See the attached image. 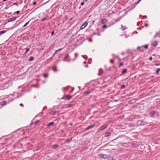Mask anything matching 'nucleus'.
I'll use <instances>...</instances> for the list:
<instances>
[{
    "label": "nucleus",
    "mask_w": 160,
    "mask_h": 160,
    "mask_svg": "<svg viewBox=\"0 0 160 160\" xmlns=\"http://www.w3.org/2000/svg\"><path fill=\"white\" fill-rule=\"evenodd\" d=\"M102 27L104 28L107 27V26L106 25H104L102 26Z\"/></svg>",
    "instance_id": "35"
},
{
    "label": "nucleus",
    "mask_w": 160,
    "mask_h": 160,
    "mask_svg": "<svg viewBox=\"0 0 160 160\" xmlns=\"http://www.w3.org/2000/svg\"><path fill=\"white\" fill-rule=\"evenodd\" d=\"M158 43V41H154L152 44V46L154 47H156L157 46Z\"/></svg>",
    "instance_id": "8"
},
{
    "label": "nucleus",
    "mask_w": 160,
    "mask_h": 160,
    "mask_svg": "<svg viewBox=\"0 0 160 160\" xmlns=\"http://www.w3.org/2000/svg\"><path fill=\"white\" fill-rule=\"evenodd\" d=\"M132 145H133V146H136V143H133V144H132Z\"/></svg>",
    "instance_id": "45"
},
{
    "label": "nucleus",
    "mask_w": 160,
    "mask_h": 160,
    "mask_svg": "<svg viewBox=\"0 0 160 160\" xmlns=\"http://www.w3.org/2000/svg\"><path fill=\"white\" fill-rule=\"evenodd\" d=\"M20 13V11H18L16 12V13L17 14H18L19 13Z\"/></svg>",
    "instance_id": "44"
},
{
    "label": "nucleus",
    "mask_w": 160,
    "mask_h": 160,
    "mask_svg": "<svg viewBox=\"0 0 160 160\" xmlns=\"http://www.w3.org/2000/svg\"><path fill=\"white\" fill-rule=\"evenodd\" d=\"M148 44L146 45H145L142 46L140 47H138L137 48V49H138L139 48H144L145 49H147L148 48Z\"/></svg>",
    "instance_id": "5"
},
{
    "label": "nucleus",
    "mask_w": 160,
    "mask_h": 160,
    "mask_svg": "<svg viewBox=\"0 0 160 160\" xmlns=\"http://www.w3.org/2000/svg\"><path fill=\"white\" fill-rule=\"evenodd\" d=\"M68 106L69 108H70L72 106V104H69L68 105Z\"/></svg>",
    "instance_id": "28"
},
{
    "label": "nucleus",
    "mask_w": 160,
    "mask_h": 160,
    "mask_svg": "<svg viewBox=\"0 0 160 160\" xmlns=\"http://www.w3.org/2000/svg\"><path fill=\"white\" fill-rule=\"evenodd\" d=\"M43 77L45 78H47L48 77V74H45L43 75Z\"/></svg>",
    "instance_id": "25"
},
{
    "label": "nucleus",
    "mask_w": 160,
    "mask_h": 160,
    "mask_svg": "<svg viewBox=\"0 0 160 160\" xmlns=\"http://www.w3.org/2000/svg\"><path fill=\"white\" fill-rule=\"evenodd\" d=\"M148 24H145V26H148Z\"/></svg>",
    "instance_id": "59"
},
{
    "label": "nucleus",
    "mask_w": 160,
    "mask_h": 160,
    "mask_svg": "<svg viewBox=\"0 0 160 160\" xmlns=\"http://www.w3.org/2000/svg\"><path fill=\"white\" fill-rule=\"evenodd\" d=\"M127 71V69H125L123 70H122V74H123L125 73Z\"/></svg>",
    "instance_id": "19"
},
{
    "label": "nucleus",
    "mask_w": 160,
    "mask_h": 160,
    "mask_svg": "<svg viewBox=\"0 0 160 160\" xmlns=\"http://www.w3.org/2000/svg\"><path fill=\"white\" fill-rule=\"evenodd\" d=\"M125 85L124 84H123L121 86V89H122L124 88H125Z\"/></svg>",
    "instance_id": "31"
},
{
    "label": "nucleus",
    "mask_w": 160,
    "mask_h": 160,
    "mask_svg": "<svg viewBox=\"0 0 160 160\" xmlns=\"http://www.w3.org/2000/svg\"><path fill=\"white\" fill-rule=\"evenodd\" d=\"M95 126V124H92L90 126H88L86 129V130H88L91 128H93Z\"/></svg>",
    "instance_id": "6"
},
{
    "label": "nucleus",
    "mask_w": 160,
    "mask_h": 160,
    "mask_svg": "<svg viewBox=\"0 0 160 160\" xmlns=\"http://www.w3.org/2000/svg\"><path fill=\"white\" fill-rule=\"evenodd\" d=\"M107 127L106 125H103L101 126L99 129V130L100 131L102 130L105 129Z\"/></svg>",
    "instance_id": "3"
},
{
    "label": "nucleus",
    "mask_w": 160,
    "mask_h": 160,
    "mask_svg": "<svg viewBox=\"0 0 160 160\" xmlns=\"http://www.w3.org/2000/svg\"><path fill=\"white\" fill-rule=\"evenodd\" d=\"M155 65L156 66H159L160 65V63H159V64H158V63H156L155 64Z\"/></svg>",
    "instance_id": "38"
},
{
    "label": "nucleus",
    "mask_w": 160,
    "mask_h": 160,
    "mask_svg": "<svg viewBox=\"0 0 160 160\" xmlns=\"http://www.w3.org/2000/svg\"><path fill=\"white\" fill-rule=\"evenodd\" d=\"M47 19L46 18H44L41 19L42 21H43Z\"/></svg>",
    "instance_id": "30"
},
{
    "label": "nucleus",
    "mask_w": 160,
    "mask_h": 160,
    "mask_svg": "<svg viewBox=\"0 0 160 160\" xmlns=\"http://www.w3.org/2000/svg\"><path fill=\"white\" fill-rule=\"evenodd\" d=\"M110 62H111V63H113L114 61H113V60H112V59H111V60H110Z\"/></svg>",
    "instance_id": "36"
},
{
    "label": "nucleus",
    "mask_w": 160,
    "mask_h": 160,
    "mask_svg": "<svg viewBox=\"0 0 160 160\" xmlns=\"http://www.w3.org/2000/svg\"><path fill=\"white\" fill-rule=\"evenodd\" d=\"M78 55V54L77 53H76L75 54V57H76Z\"/></svg>",
    "instance_id": "43"
},
{
    "label": "nucleus",
    "mask_w": 160,
    "mask_h": 160,
    "mask_svg": "<svg viewBox=\"0 0 160 160\" xmlns=\"http://www.w3.org/2000/svg\"><path fill=\"white\" fill-rule=\"evenodd\" d=\"M138 49H139V51L141 52H143L144 51V50L143 48H139Z\"/></svg>",
    "instance_id": "23"
},
{
    "label": "nucleus",
    "mask_w": 160,
    "mask_h": 160,
    "mask_svg": "<svg viewBox=\"0 0 160 160\" xmlns=\"http://www.w3.org/2000/svg\"><path fill=\"white\" fill-rule=\"evenodd\" d=\"M108 20L105 18H104L101 21V22L102 23H105Z\"/></svg>",
    "instance_id": "10"
},
{
    "label": "nucleus",
    "mask_w": 160,
    "mask_h": 160,
    "mask_svg": "<svg viewBox=\"0 0 160 160\" xmlns=\"http://www.w3.org/2000/svg\"><path fill=\"white\" fill-rule=\"evenodd\" d=\"M155 114V112L154 111H152L151 112V114L152 115H154Z\"/></svg>",
    "instance_id": "29"
},
{
    "label": "nucleus",
    "mask_w": 160,
    "mask_h": 160,
    "mask_svg": "<svg viewBox=\"0 0 160 160\" xmlns=\"http://www.w3.org/2000/svg\"><path fill=\"white\" fill-rule=\"evenodd\" d=\"M152 57H149V60H152Z\"/></svg>",
    "instance_id": "37"
},
{
    "label": "nucleus",
    "mask_w": 160,
    "mask_h": 160,
    "mask_svg": "<svg viewBox=\"0 0 160 160\" xmlns=\"http://www.w3.org/2000/svg\"><path fill=\"white\" fill-rule=\"evenodd\" d=\"M63 48H60L58 50V52L60 51L63 50Z\"/></svg>",
    "instance_id": "33"
},
{
    "label": "nucleus",
    "mask_w": 160,
    "mask_h": 160,
    "mask_svg": "<svg viewBox=\"0 0 160 160\" xmlns=\"http://www.w3.org/2000/svg\"><path fill=\"white\" fill-rule=\"evenodd\" d=\"M91 92L89 90H88L85 92H84L83 93V94L85 95V96L89 94Z\"/></svg>",
    "instance_id": "9"
},
{
    "label": "nucleus",
    "mask_w": 160,
    "mask_h": 160,
    "mask_svg": "<svg viewBox=\"0 0 160 160\" xmlns=\"http://www.w3.org/2000/svg\"><path fill=\"white\" fill-rule=\"evenodd\" d=\"M160 32H156V35L157 36Z\"/></svg>",
    "instance_id": "41"
},
{
    "label": "nucleus",
    "mask_w": 160,
    "mask_h": 160,
    "mask_svg": "<svg viewBox=\"0 0 160 160\" xmlns=\"http://www.w3.org/2000/svg\"><path fill=\"white\" fill-rule=\"evenodd\" d=\"M156 143H158V141H156Z\"/></svg>",
    "instance_id": "64"
},
{
    "label": "nucleus",
    "mask_w": 160,
    "mask_h": 160,
    "mask_svg": "<svg viewBox=\"0 0 160 160\" xmlns=\"http://www.w3.org/2000/svg\"><path fill=\"white\" fill-rule=\"evenodd\" d=\"M6 104V102L5 101H3L1 102V105L2 106L5 105Z\"/></svg>",
    "instance_id": "17"
},
{
    "label": "nucleus",
    "mask_w": 160,
    "mask_h": 160,
    "mask_svg": "<svg viewBox=\"0 0 160 160\" xmlns=\"http://www.w3.org/2000/svg\"><path fill=\"white\" fill-rule=\"evenodd\" d=\"M6 32V31L5 30H2L0 31V35L3 34L5 33Z\"/></svg>",
    "instance_id": "20"
},
{
    "label": "nucleus",
    "mask_w": 160,
    "mask_h": 160,
    "mask_svg": "<svg viewBox=\"0 0 160 160\" xmlns=\"http://www.w3.org/2000/svg\"><path fill=\"white\" fill-rule=\"evenodd\" d=\"M16 17H13L9 19L8 20V22H9L12 21L14 20H15L16 19Z\"/></svg>",
    "instance_id": "7"
},
{
    "label": "nucleus",
    "mask_w": 160,
    "mask_h": 160,
    "mask_svg": "<svg viewBox=\"0 0 160 160\" xmlns=\"http://www.w3.org/2000/svg\"><path fill=\"white\" fill-rule=\"evenodd\" d=\"M72 140V138H68L66 141V142L67 143H68L70 142Z\"/></svg>",
    "instance_id": "11"
},
{
    "label": "nucleus",
    "mask_w": 160,
    "mask_h": 160,
    "mask_svg": "<svg viewBox=\"0 0 160 160\" xmlns=\"http://www.w3.org/2000/svg\"><path fill=\"white\" fill-rule=\"evenodd\" d=\"M63 61H67V62H69V60H67L66 59V58H65V57L64 59H63Z\"/></svg>",
    "instance_id": "26"
},
{
    "label": "nucleus",
    "mask_w": 160,
    "mask_h": 160,
    "mask_svg": "<svg viewBox=\"0 0 160 160\" xmlns=\"http://www.w3.org/2000/svg\"><path fill=\"white\" fill-rule=\"evenodd\" d=\"M60 131L62 132H64V130L62 129Z\"/></svg>",
    "instance_id": "55"
},
{
    "label": "nucleus",
    "mask_w": 160,
    "mask_h": 160,
    "mask_svg": "<svg viewBox=\"0 0 160 160\" xmlns=\"http://www.w3.org/2000/svg\"><path fill=\"white\" fill-rule=\"evenodd\" d=\"M7 0H3V2H5Z\"/></svg>",
    "instance_id": "62"
},
{
    "label": "nucleus",
    "mask_w": 160,
    "mask_h": 160,
    "mask_svg": "<svg viewBox=\"0 0 160 160\" xmlns=\"http://www.w3.org/2000/svg\"><path fill=\"white\" fill-rule=\"evenodd\" d=\"M157 36L155 35L154 37H153V38H156V37Z\"/></svg>",
    "instance_id": "54"
},
{
    "label": "nucleus",
    "mask_w": 160,
    "mask_h": 160,
    "mask_svg": "<svg viewBox=\"0 0 160 160\" xmlns=\"http://www.w3.org/2000/svg\"><path fill=\"white\" fill-rule=\"evenodd\" d=\"M141 0H139L138 1V2H137V3H136V4H138V3H139V2H140Z\"/></svg>",
    "instance_id": "51"
},
{
    "label": "nucleus",
    "mask_w": 160,
    "mask_h": 160,
    "mask_svg": "<svg viewBox=\"0 0 160 160\" xmlns=\"http://www.w3.org/2000/svg\"><path fill=\"white\" fill-rule=\"evenodd\" d=\"M18 3H15L13 4V5H18Z\"/></svg>",
    "instance_id": "46"
},
{
    "label": "nucleus",
    "mask_w": 160,
    "mask_h": 160,
    "mask_svg": "<svg viewBox=\"0 0 160 160\" xmlns=\"http://www.w3.org/2000/svg\"><path fill=\"white\" fill-rule=\"evenodd\" d=\"M30 49V48H27L25 52H24V54H26L27 53V52L29 51Z\"/></svg>",
    "instance_id": "22"
},
{
    "label": "nucleus",
    "mask_w": 160,
    "mask_h": 160,
    "mask_svg": "<svg viewBox=\"0 0 160 160\" xmlns=\"http://www.w3.org/2000/svg\"><path fill=\"white\" fill-rule=\"evenodd\" d=\"M84 4V3L83 2H82L81 3V5H83Z\"/></svg>",
    "instance_id": "40"
},
{
    "label": "nucleus",
    "mask_w": 160,
    "mask_h": 160,
    "mask_svg": "<svg viewBox=\"0 0 160 160\" xmlns=\"http://www.w3.org/2000/svg\"><path fill=\"white\" fill-rule=\"evenodd\" d=\"M110 134L109 132H106L105 134V135L106 137L108 136Z\"/></svg>",
    "instance_id": "21"
},
{
    "label": "nucleus",
    "mask_w": 160,
    "mask_h": 160,
    "mask_svg": "<svg viewBox=\"0 0 160 160\" xmlns=\"http://www.w3.org/2000/svg\"><path fill=\"white\" fill-rule=\"evenodd\" d=\"M88 25V23L87 22H84L81 27V29H83L86 27Z\"/></svg>",
    "instance_id": "4"
},
{
    "label": "nucleus",
    "mask_w": 160,
    "mask_h": 160,
    "mask_svg": "<svg viewBox=\"0 0 160 160\" xmlns=\"http://www.w3.org/2000/svg\"><path fill=\"white\" fill-rule=\"evenodd\" d=\"M121 18H119L118 19H117V20H115V22H118L120 20V19H121Z\"/></svg>",
    "instance_id": "32"
},
{
    "label": "nucleus",
    "mask_w": 160,
    "mask_h": 160,
    "mask_svg": "<svg viewBox=\"0 0 160 160\" xmlns=\"http://www.w3.org/2000/svg\"><path fill=\"white\" fill-rule=\"evenodd\" d=\"M53 70L54 72H57L58 71V69H57L56 67H54L53 68Z\"/></svg>",
    "instance_id": "24"
},
{
    "label": "nucleus",
    "mask_w": 160,
    "mask_h": 160,
    "mask_svg": "<svg viewBox=\"0 0 160 160\" xmlns=\"http://www.w3.org/2000/svg\"><path fill=\"white\" fill-rule=\"evenodd\" d=\"M22 105H23V104L22 103H21L20 104V105L21 106H22Z\"/></svg>",
    "instance_id": "58"
},
{
    "label": "nucleus",
    "mask_w": 160,
    "mask_h": 160,
    "mask_svg": "<svg viewBox=\"0 0 160 160\" xmlns=\"http://www.w3.org/2000/svg\"><path fill=\"white\" fill-rule=\"evenodd\" d=\"M54 123L53 122H51L47 125V126L49 127L51 126V125L53 124Z\"/></svg>",
    "instance_id": "15"
},
{
    "label": "nucleus",
    "mask_w": 160,
    "mask_h": 160,
    "mask_svg": "<svg viewBox=\"0 0 160 160\" xmlns=\"http://www.w3.org/2000/svg\"><path fill=\"white\" fill-rule=\"evenodd\" d=\"M58 50H56L55 51V52L54 53V54H56L58 52Z\"/></svg>",
    "instance_id": "48"
},
{
    "label": "nucleus",
    "mask_w": 160,
    "mask_h": 160,
    "mask_svg": "<svg viewBox=\"0 0 160 160\" xmlns=\"http://www.w3.org/2000/svg\"><path fill=\"white\" fill-rule=\"evenodd\" d=\"M39 121L37 120L35 122V124L36 125V124H38L39 123Z\"/></svg>",
    "instance_id": "34"
},
{
    "label": "nucleus",
    "mask_w": 160,
    "mask_h": 160,
    "mask_svg": "<svg viewBox=\"0 0 160 160\" xmlns=\"http://www.w3.org/2000/svg\"><path fill=\"white\" fill-rule=\"evenodd\" d=\"M74 94L70 96L69 97H67V96H66L65 97H63L61 99H64V100H68L71 98Z\"/></svg>",
    "instance_id": "2"
},
{
    "label": "nucleus",
    "mask_w": 160,
    "mask_h": 160,
    "mask_svg": "<svg viewBox=\"0 0 160 160\" xmlns=\"http://www.w3.org/2000/svg\"><path fill=\"white\" fill-rule=\"evenodd\" d=\"M46 82V81H42V83H44Z\"/></svg>",
    "instance_id": "53"
},
{
    "label": "nucleus",
    "mask_w": 160,
    "mask_h": 160,
    "mask_svg": "<svg viewBox=\"0 0 160 160\" xmlns=\"http://www.w3.org/2000/svg\"><path fill=\"white\" fill-rule=\"evenodd\" d=\"M69 56V55H67V56H66L65 58H67Z\"/></svg>",
    "instance_id": "57"
},
{
    "label": "nucleus",
    "mask_w": 160,
    "mask_h": 160,
    "mask_svg": "<svg viewBox=\"0 0 160 160\" xmlns=\"http://www.w3.org/2000/svg\"><path fill=\"white\" fill-rule=\"evenodd\" d=\"M70 125L71 126L72 125H73V124L72 123H70Z\"/></svg>",
    "instance_id": "60"
},
{
    "label": "nucleus",
    "mask_w": 160,
    "mask_h": 160,
    "mask_svg": "<svg viewBox=\"0 0 160 160\" xmlns=\"http://www.w3.org/2000/svg\"><path fill=\"white\" fill-rule=\"evenodd\" d=\"M57 111L56 110H54L51 112V114L54 115L56 112Z\"/></svg>",
    "instance_id": "13"
},
{
    "label": "nucleus",
    "mask_w": 160,
    "mask_h": 160,
    "mask_svg": "<svg viewBox=\"0 0 160 160\" xmlns=\"http://www.w3.org/2000/svg\"><path fill=\"white\" fill-rule=\"evenodd\" d=\"M123 65V64L122 63H119L120 66H122Z\"/></svg>",
    "instance_id": "42"
},
{
    "label": "nucleus",
    "mask_w": 160,
    "mask_h": 160,
    "mask_svg": "<svg viewBox=\"0 0 160 160\" xmlns=\"http://www.w3.org/2000/svg\"><path fill=\"white\" fill-rule=\"evenodd\" d=\"M97 35L98 36H100L101 35V33H98L97 34Z\"/></svg>",
    "instance_id": "49"
},
{
    "label": "nucleus",
    "mask_w": 160,
    "mask_h": 160,
    "mask_svg": "<svg viewBox=\"0 0 160 160\" xmlns=\"http://www.w3.org/2000/svg\"><path fill=\"white\" fill-rule=\"evenodd\" d=\"M116 58H118V59H119V57L118 56H116Z\"/></svg>",
    "instance_id": "56"
},
{
    "label": "nucleus",
    "mask_w": 160,
    "mask_h": 160,
    "mask_svg": "<svg viewBox=\"0 0 160 160\" xmlns=\"http://www.w3.org/2000/svg\"><path fill=\"white\" fill-rule=\"evenodd\" d=\"M36 3H36V2H33V5H35V4H36Z\"/></svg>",
    "instance_id": "47"
},
{
    "label": "nucleus",
    "mask_w": 160,
    "mask_h": 160,
    "mask_svg": "<svg viewBox=\"0 0 160 160\" xmlns=\"http://www.w3.org/2000/svg\"><path fill=\"white\" fill-rule=\"evenodd\" d=\"M47 107V106H45L43 108V109H42V110H44V108H46Z\"/></svg>",
    "instance_id": "61"
},
{
    "label": "nucleus",
    "mask_w": 160,
    "mask_h": 160,
    "mask_svg": "<svg viewBox=\"0 0 160 160\" xmlns=\"http://www.w3.org/2000/svg\"><path fill=\"white\" fill-rule=\"evenodd\" d=\"M34 59V58L33 57L31 56L30 57L29 59L28 60L29 61H33Z\"/></svg>",
    "instance_id": "14"
},
{
    "label": "nucleus",
    "mask_w": 160,
    "mask_h": 160,
    "mask_svg": "<svg viewBox=\"0 0 160 160\" xmlns=\"http://www.w3.org/2000/svg\"><path fill=\"white\" fill-rule=\"evenodd\" d=\"M58 145H57V144H55V145H53V148L54 149H55V148H58Z\"/></svg>",
    "instance_id": "18"
},
{
    "label": "nucleus",
    "mask_w": 160,
    "mask_h": 160,
    "mask_svg": "<svg viewBox=\"0 0 160 160\" xmlns=\"http://www.w3.org/2000/svg\"><path fill=\"white\" fill-rule=\"evenodd\" d=\"M160 70V68H158L156 71V73H158L159 72Z\"/></svg>",
    "instance_id": "27"
},
{
    "label": "nucleus",
    "mask_w": 160,
    "mask_h": 160,
    "mask_svg": "<svg viewBox=\"0 0 160 160\" xmlns=\"http://www.w3.org/2000/svg\"><path fill=\"white\" fill-rule=\"evenodd\" d=\"M31 20H30L28 22H27L26 23L24 24V25H23V27H26L28 24H29V22H30L31 21Z\"/></svg>",
    "instance_id": "12"
},
{
    "label": "nucleus",
    "mask_w": 160,
    "mask_h": 160,
    "mask_svg": "<svg viewBox=\"0 0 160 160\" xmlns=\"http://www.w3.org/2000/svg\"><path fill=\"white\" fill-rule=\"evenodd\" d=\"M17 31L18 32H21L22 31V28H20L18 29Z\"/></svg>",
    "instance_id": "16"
},
{
    "label": "nucleus",
    "mask_w": 160,
    "mask_h": 160,
    "mask_svg": "<svg viewBox=\"0 0 160 160\" xmlns=\"http://www.w3.org/2000/svg\"><path fill=\"white\" fill-rule=\"evenodd\" d=\"M83 63H84V64L86 63V62H84Z\"/></svg>",
    "instance_id": "63"
},
{
    "label": "nucleus",
    "mask_w": 160,
    "mask_h": 160,
    "mask_svg": "<svg viewBox=\"0 0 160 160\" xmlns=\"http://www.w3.org/2000/svg\"><path fill=\"white\" fill-rule=\"evenodd\" d=\"M143 122H140V124H141V125H143Z\"/></svg>",
    "instance_id": "50"
},
{
    "label": "nucleus",
    "mask_w": 160,
    "mask_h": 160,
    "mask_svg": "<svg viewBox=\"0 0 160 160\" xmlns=\"http://www.w3.org/2000/svg\"><path fill=\"white\" fill-rule=\"evenodd\" d=\"M54 33V31H53L52 32L51 35H53Z\"/></svg>",
    "instance_id": "52"
},
{
    "label": "nucleus",
    "mask_w": 160,
    "mask_h": 160,
    "mask_svg": "<svg viewBox=\"0 0 160 160\" xmlns=\"http://www.w3.org/2000/svg\"><path fill=\"white\" fill-rule=\"evenodd\" d=\"M99 156L102 158H108L109 157V155L106 154H102V153L100 154Z\"/></svg>",
    "instance_id": "1"
},
{
    "label": "nucleus",
    "mask_w": 160,
    "mask_h": 160,
    "mask_svg": "<svg viewBox=\"0 0 160 160\" xmlns=\"http://www.w3.org/2000/svg\"><path fill=\"white\" fill-rule=\"evenodd\" d=\"M88 148L87 146H85L83 147L84 149H87Z\"/></svg>",
    "instance_id": "39"
}]
</instances>
